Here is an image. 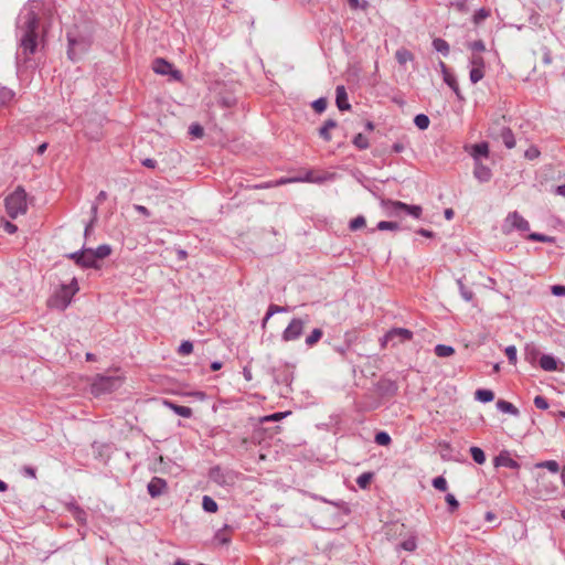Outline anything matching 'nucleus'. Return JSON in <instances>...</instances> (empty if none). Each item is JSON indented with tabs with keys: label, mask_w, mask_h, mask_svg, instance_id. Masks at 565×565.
<instances>
[{
	"label": "nucleus",
	"mask_w": 565,
	"mask_h": 565,
	"mask_svg": "<svg viewBox=\"0 0 565 565\" xmlns=\"http://www.w3.org/2000/svg\"><path fill=\"white\" fill-rule=\"evenodd\" d=\"M401 548H403L404 551H407V552H414L417 547V542H416V539L414 536H411L406 540H404L401 544H399Z\"/></svg>",
	"instance_id": "nucleus-46"
},
{
	"label": "nucleus",
	"mask_w": 565,
	"mask_h": 565,
	"mask_svg": "<svg viewBox=\"0 0 565 565\" xmlns=\"http://www.w3.org/2000/svg\"><path fill=\"white\" fill-rule=\"evenodd\" d=\"M13 97H14L13 90H11L7 87H1L0 88V107L10 103L13 99Z\"/></svg>",
	"instance_id": "nucleus-36"
},
{
	"label": "nucleus",
	"mask_w": 565,
	"mask_h": 565,
	"mask_svg": "<svg viewBox=\"0 0 565 565\" xmlns=\"http://www.w3.org/2000/svg\"><path fill=\"white\" fill-rule=\"evenodd\" d=\"M308 321V316H306L305 318H292L289 324L281 333L282 341L290 342L298 340L301 337Z\"/></svg>",
	"instance_id": "nucleus-6"
},
{
	"label": "nucleus",
	"mask_w": 565,
	"mask_h": 565,
	"mask_svg": "<svg viewBox=\"0 0 565 565\" xmlns=\"http://www.w3.org/2000/svg\"><path fill=\"white\" fill-rule=\"evenodd\" d=\"M552 294L557 297L565 296V286L563 285H554L552 287Z\"/></svg>",
	"instance_id": "nucleus-58"
},
{
	"label": "nucleus",
	"mask_w": 565,
	"mask_h": 565,
	"mask_svg": "<svg viewBox=\"0 0 565 565\" xmlns=\"http://www.w3.org/2000/svg\"><path fill=\"white\" fill-rule=\"evenodd\" d=\"M327 180V177H317V178H313L312 177V173L309 172L307 173V175L305 178H301V179H295L294 181H305V182H313V183H322L323 181Z\"/></svg>",
	"instance_id": "nucleus-55"
},
{
	"label": "nucleus",
	"mask_w": 565,
	"mask_h": 565,
	"mask_svg": "<svg viewBox=\"0 0 565 565\" xmlns=\"http://www.w3.org/2000/svg\"><path fill=\"white\" fill-rule=\"evenodd\" d=\"M413 338V332L405 328H393L385 333L383 337L382 345L391 342L392 345H397L409 341Z\"/></svg>",
	"instance_id": "nucleus-10"
},
{
	"label": "nucleus",
	"mask_w": 565,
	"mask_h": 565,
	"mask_svg": "<svg viewBox=\"0 0 565 565\" xmlns=\"http://www.w3.org/2000/svg\"><path fill=\"white\" fill-rule=\"evenodd\" d=\"M17 230H18V227L13 223L8 222V221L4 223V231L7 233L14 234L17 232Z\"/></svg>",
	"instance_id": "nucleus-63"
},
{
	"label": "nucleus",
	"mask_w": 565,
	"mask_h": 565,
	"mask_svg": "<svg viewBox=\"0 0 565 565\" xmlns=\"http://www.w3.org/2000/svg\"><path fill=\"white\" fill-rule=\"evenodd\" d=\"M429 122H430V120H429L428 116L425 114H418L414 118V124L420 130L427 129L429 126Z\"/></svg>",
	"instance_id": "nucleus-39"
},
{
	"label": "nucleus",
	"mask_w": 565,
	"mask_h": 565,
	"mask_svg": "<svg viewBox=\"0 0 565 565\" xmlns=\"http://www.w3.org/2000/svg\"><path fill=\"white\" fill-rule=\"evenodd\" d=\"M376 230H379V231H397V230H399V224L397 222L381 221L377 223Z\"/></svg>",
	"instance_id": "nucleus-41"
},
{
	"label": "nucleus",
	"mask_w": 565,
	"mask_h": 565,
	"mask_svg": "<svg viewBox=\"0 0 565 565\" xmlns=\"http://www.w3.org/2000/svg\"><path fill=\"white\" fill-rule=\"evenodd\" d=\"M38 1L29 0L17 19V31L20 36V47L25 55H31L38 46L36 29L39 19L36 14Z\"/></svg>",
	"instance_id": "nucleus-1"
},
{
	"label": "nucleus",
	"mask_w": 565,
	"mask_h": 565,
	"mask_svg": "<svg viewBox=\"0 0 565 565\" xmlns=\"http://www.w3.org/2000/svg\"><path fill=\"white\" fill-rule=\"evenodd\" d=\"M81 267L83 268H98L97 260L94 257L93 248H83V256L81 258Z\"/></svg>",
	"instance_id": "nucleus-17"
},
{
	"label": "nucleus",
	"mask_w": 565,
	"mask_h": 565,
	"mask_svg": "<svg viewBox=\"0 0 565 565\" xmlns=\"http://www.w3.org/2000/svg\"><path fill=\"white\" fill-rule=\"evenodd\" d=\"M67 509L77 522H79L81 524L86 523L87 514L81 507H78L76 503H70Z\"/></svg>",
	"instance_id": "nucleus-21"
},
{
	"label": "nucleus",
	"mask_w": 565,
	"mask_h": 565,
	"mask_svg": "<svg viewBox=\"0 0 565 565\" xmlns=\"http://www.w3.org/2000/svg\"><path fill=\"white\" fill-rule=\"evenodd\" d=\"M78 291L77 280L72 279L70 285H62L58 290L47 300L51 308L64 310L71 303L73 296Z\"/></svg>",
	"instance_id": "nucleus-4"
},
{
	"label": "nucleus",
	"mask_w": 565,
	"mask_h": 565,
	"mask_svg": "<svg viewBox=\"0 0 565 565\" xmlns=\"http://www.w3.org/2000/svg\"><path fill=\"white\" fill-rule=\"evenodd\" d=\"M529 239L530 241H534V242H543V243H552V242H554L553 237L544 235V234H540V233H531L529 235Z\"/></svg>",
	"instance_id": "nucleus-47"
},
{
	"label": "nucleus",
	"mask_w": 565,
	"mask_h": 565,
	"mask_svg": "<svg viewBox=\"0 0 565 565\" xmlns=\"http://www.w3.org/2000/svg\"><path fill=\"white\" fill-rule=\"evenodd\" d=\"M540 366L542 370L553 372L557 370V360L551 354H543L540 358Z\"/></svg>",
	"instance_id": "nucleus-18"
},
{
	"label": "nucleus",
	"mask_w": 565,
	"mask_h": 565,
	"mask_svg": "<svg viewBox=\"0 0 565 565\" xmlns=\"http://www.w3.org/2000/svg\"><path fill=\"white\" fill-rule=\"evenodd\" d=\"M395 58L401 65H405L407 62L414 58V55L406 49H399L395 53Z\"/></svg>",
	"instance_id": "nucleus-28"
},
{
	"label": "nucleus",
	"mask_w": 565,
	"mask_h": 565,
	"mask_svg": "<svg viewBox=\"0 0 565 565\" xmlns=\"http://www.w3.org/2000/svg\"><path fill=\"white\" fill-rule=\"evenodd\" d=\"M202 507H203L204 511L210 512V513H214L217 511V503L215 502L214 499H212L209 495L203 497Z\"/></svg>",
	"instance_id": "nucleus-35"
},
{
	"label": "nucleus",
	"mask_w": 565,
	"mask_h": 565,
	"mask_svg": "<svg viewBox=\"0 0 565 565\" xmlns=\"http://www.w3.org/2000/svg\"><path fill=\"white\" fill-rule=\"evenodd\" d=\"M373 477H374L373 472H363L362 475H360L356 478V484L361 489H366L369 487V484L371 483Z\"/></svg>",
	"instance_id": "nucleus-34"
},
{
	"label": "nucleus",
	"mask_w": 565,
	"mask_h": 565,
	"mask_svg": "<svg viewBox=\"0 0 565 565\" xmlns=\"http://www.w3.org/2000/svg\"><path fill=\"white\" fill-rule=\"evenodd\" d=\"M537 353L539 352L534 347H526V359L530 360L531 362L536 358Z\"/></svg>",
	"instance_id": "nucleus-61"
},
{
	"label": "nucleus",
	"mask_w": 565,
	"mask_h": 565,
	"mask_svg": "<svg viewBox=\"0 0 565 565\" xmlns=\"http://www.w3.org/2000/svg\"><path fill=\"white\" fill-rule=\"evenodd\" d=\"M125 382V376L118 372L114 374H97L92 379L90 393L100 397L118 391Z\"/></svg>",
	"instance_id": "nucleus-2"
},
{
	"label": "nucleus",
	"mask_w": 565,
	"mask_h": 565,
	"mask_svg": "<svg viewBox=\"0 0 565 565\" xmlns=\"http://www.w3.org/2000/svg\"><path fill=\"white\" fill-rule=\"evenodd\" d=\"M470 156L472 157L475 163L477 160L481 161V158H488L489 156V146L487 142H479L471 147Z\"/></svg>",
	"instance_id": "nucleus-16"
},
{
	"label": "nucleus",
	"mask_w": 565,
	"mask_h": 565,
	"mask_svg": "<svg viewBox=\"0 0 565 565\" xmlns=\"http://www.w3.org/2000/svg\"><path fill=\"white\" fill-rule=\"evenodd\" d=\"M97 211H98L97 205H93V206H92V214H93V217H92L90 222L85 226V231H84V235H85V236H88V235H89V233H90V231H92V228H93V225H94V223H95V222H96V220H97Z\"/></svg>",
	"instance_id": "nucleus-52"
},
{
	"label": "nucleus",
	"mask_w": 565,
	"mask_h": 565,
	"mask_svg": "<svg viewBox=\"0 0 565 565\" xmlns=\"http://www.w3.org/2000/svg\"><path fill=\"white\" fill-rule=\"evenodd\" d=\"M152 70L154 73L160 75H171L174 79H181L182 75L178 70H173V66L171 63L166 61L164 58L157 57L152 62Z\"/></svg>",
	"instance_id": "nucleus-11"
},
{
	"label": "nucleus",
	"mask_w": 565,
	"mask_h": 565,
	"mask_svg": "<svg viewBox=\"0 0 565 565\" xmlns=\"http://www.w3.org/2000/svg\"><path fill=\"white\" fill-rule=\"evenodd\" d=\"M374 440L380 446H388L392 441L391 436L386 431H379Z\"/></svg>",
	"instance_id": "nucleus-44"
},
{
	"label": "nucleus",
	"mask_w": 565,
	"mask_h": 565,
	"mask_svg": "<svg viewBox=\"0 0 565 565\" xmlns=\"http://www.w3.org/2000/svg\"><path fill=\"white\" fill-rule=\"evenodd\" d=\"M475 398L481 403H490L494 399V393L491 390L480 388L476 391Z\"/></svg>",
	"instance_id": "nucleus-25"
},
{
	"label": "nucleus",
	"mask_w": 565,
	"mask_h": 565,
	"mask_svg": "<svg viewBox=\"0 0 565 565\" xmlns=\"http://www.w3.org/2000/svg\"><path fill=\"white\" fill-rule=\"evenodd\" d=\"M505 355L511 364L516 363V348L514 345H509L504 350Z\"/></svg>",
	"instance_id": "nucleus-54"
},
{
	"label": "nucleus",
	"mask_w": 565,
	"mask_h": 565,
	"mask_svg": "<svg viewBox=\"0 0 565 565\" xmlns=\"http://www.w3.org/2000/svg\"><path fill=\"white\" fill-rule=\"evenodd\" d=\"M444 82L454 90L458 98H462L460 95L458 82L454 75L446 74V76H444Z\"/></svg>",
	"instance_id": "nucleus-31"
},
{
	"label": "nucleus",
	"mask_w": 565,
	"mask_h": 565,
	"mask_svg": "<svg viewBox=\"0 0 565 565\" xmlns=\"http://www.w3.org/2000/svg\"><path fill=\"white\" fill-rule=\"evenodd\" d=\"M500 137L502 142L508 149H512L515 147V138L512 130L508 127H503L500 132Z\"/></svg>",
	"instance_id": "nucleus-20"
},
{
	"label": "nucleus",
	"mask_w": 565,
	"mask_h": 565,
	"mask_svg": "<svg viewBox=\"0 0 565 565\" xmlns=\"http://www.w3.org/2000/svg\"><path fill=\"white\" fill-rule=\"evenodd\" d=\"M288 413H275V414H271L269 416H266L264 418V420H274V422H277V420H280L281 418H284Z\"/></svg>",
	"instance_id": "nucleus-60"
},
{
	"label": "nucleus",
	"mask_w": 565,
	"mask_h": 565,
	"mask_svg": "<svg viewBox=\"0 0 565 565\" xmlns=\"http://www.w3.org/2000/svg\"><path fill=\"white\" fill-rule=\"evenodd\" d=\"M352 142L360 150H365L370 147L369 139L362 134L355 135Z\"/></svg>",
	"instance_id": "nucleus-33"
},
{
	"label": "nucleus",
	"mask_w": 565,
	"mask_h": 565,
	"mask_svg": "<svg viewBox=\"0 0 565 565\" xmlns=\"http://www.w3.org/2000/svg\"><path fill=\"white\" fill-rule=\"evenodd\" d=\"M68 50L67 55L72 61H75L82 53L86 52L90 45V40L87 38L77 39L73 34H67Z\"/></svg>",
	"instance_id": "nucleus-8"
},
{
	"label": "nucleus",
	"mask_w": 565,
	"mask_h": 565,
	"mask_svg": "<svg viewBox=\"0 0 565 565\" xmlns=\"http://www.w3.org/2000/svg\"><path fill=\"white\" fill-rule=\"evenodd\" d=\"M167 481L159 477H153L148 486L147 490L151 498H158L167 490Z\"/></svg>",
	"instance_id": "nucleus-12"
},
{
	"label": "nucleus",
	"mask_w": 565,
	"mask_h": 565,
	"mask_svg": "<svg viewBox=\"0 0 565 565\" xmlns=\"http://www.w3.org/2000/svg\"><path fill=\"white\" fill-rule=\"evenodd\" d=\"M190 134L196 138H201L203 136V128L199 124H193L190 126Z\"/></svg>",
	"instance_id": "nucleus-57"
},
{
	"label": "nucleus",
	"mask_w": 565,
	"mask_h": 565,
	"mask_svg": "<svg viewBox=\"0 0 565 565\" xmlns=\"http://www.w3.org/2000/svg\"><path fill=\"white\" fill-rule=\"evenodd\" d=\"M433 47L438 52L441 53L444 56H447L449 54V44L444 39L437 38L433 40Z\"/></svg>",
	"instance_id": "nucleus-27"
},
{
	"label": "nucleus",
	"mask_w": 565,
	"mask_h": 565,
	"mask_svg": "<svg viewBox=\"0 0 565 565\" xmlns=\"http://www.w3.org/2000/svg\"><path fill=\"white\" fill-rule=\"evenodd\" d=\"M287 310H288L287 307H280V306H277V305H270L268 307V310H267V313H266L265 318L263 319V326H265L267 323V321L270 319V317L274 316L275 313L286 312Z\"/></svg>",
	"instance_id": "nucleus-38"
},
{
	"label": "nucleus",
	"mask_w": 565,
	"mask_h": 565,
	"mask_svg": "<svg viewBox=\"0 0 565 565\" xmlns=\"http://www.w3.org/2000/svg\"><path fill=\"white\" fill-rule=\"evenodd\" d=\"M540 154H541V151L536 146H530L524 152V157L527 160H535L540 157Z\"/></svg>",
	"instance_id": "nucleus-48"
},
{
	"label": "nucleus",
	"mask_w": 565,
	"mask_h": 565,
	"mask_svg": "<svg viewBox=\"0 0 565 565\" xmlns=\"http://www.w3.org/2000/svg\"><path fill=\"white\" fill-rule=\"evenodd\" d=\"M473 177L480 182H489L492 178V171L489 167L484 166L480 160H477L473 168Z\"/></svg>",
	"instance_id": "nucleus-13"
},
{
	"label": "nucleus",
	"mask_w": 565,
	"mask_h": 565,
	"mask_svg": "<svg viewBox=\"0 0 565 565\" xmlns=\"http://www.w3.org/2000/svg\"><path fill=\"white\" fill-rule=\"evenodd\" d=\"M164 405L168 406L171 411H173L177 415L183 418H190L193 414L192 409L188 406L177 405L169 401H166Z\"/></svg>",
	"instance_id": "nucleus-19"
},
{
	"label": "nucleus",
	"mask_w": 565,
	"mask_h": 565,
	"mask_svg": "<svg viewBox=\"0 0 565 565\" xmlns=\"http://www.w3.org/2000/svg\"><path fill=\"white\" fill-rule=\"evenodd\" d=\"M490 15V11L486 8H480L477 10L472 17V21L475 24H480L483 20H486Z\"/></svg>",
	"instance_id": "nucleus-43"
},
{
	"label": "nucleus",
	"mask_w": 565,
	"mask_h": 565,
	"mask_svg": "<svg viewBox=\"0 0 565 565\" xmlns=\"http://www.w3.org/2000/svg\"><path fill=\"white\" fill-rule=\"evenodd\" d=\"M433 487L444 492L448 488L447 480L441 476L436 477L435 479H433Z\"/></svg>",
	"instance_id": "nucleus-50"
},
{
	"label": "nucleus",
	"mask_w": 565,
	"mask_h": 565,
	"mask_svg": "<svg viewBox=\"0 0 565 565\" xmlns=\"http://www.w3.org/2000/svg\"><path fill=\"white\" fill-rule=\"evenodd\" d=\"M83 256V248L81 250L71 253L67 255L68 258L73 259L76 265L81 266V258Z\"/></svg>",
	"instance_id": "nucleus-59"
},
{
	"label": "nucleus",
	"mask_w": 565,
	"mask_h": 565,
	"mask_svg": "<svg viewBox=\"0 0 565 565\" xmlns=\"http://www.w3.org/2000/svg\"><path fill=\"white\" fill-rule=\"evenodd\" d=\"M445 499H446L447 504L449 505V511L450 512H455L459 508V502L455 498L454 494L447 493Z\"/></svg>",
	"instance_id": "nucleus-53"
},
{
	"label": "nucleus",
	"mask_w": 565,
	"mask_h": 565,
	"mask_svg": "<svg viewBox=\"0 0 565 565\" xmlns=\"http://www.w3.org/2000/svg\"><path fill=\"white\" fill-rule=\"evenodd\" d=\"M337 121L333 120V119H328L324 121L323 126L319 129V136L324 140V141H330L331 140V135H330V130L335 128L337 127Z\"/></svg>",
	"instance_id": "nucleus-23"
},
{
	"label": "nucleus",
	"mask_w": 565,
	"mask_h": 565,
	"mask_svg": "<svg viewBox=\"0 0 565 565\" xmlns=\"http://www.w3.org/2000/svg\"><path fill=\"white\" fill-rule=\"evenodd\" d=\"M231 529L228 525H224L222 529H220L215 535L214 540L222 545H226L231 542Z\"/></svg>",
	"instance_id": "nucleus-22"
},
{
	"label": "nucleus",
	"mask_w": 565,
	"mask_h": 565,
	"mask_svg": "<svg viewBox=\"0 0 565 565\" xmlns=\"http://www.w3.org/2000/svg\"><path fill=\"white\" fill-rule=\"evenodd\" d=\"M328 100L324 97H320L312 103V107L317 113H323L327 108Z\"/></svg>",
	"instance_id": "nucleus-51"
},
{
	"label": "nucleus",
	"mask_w": 565,
	"mask_h": 565,
	"mask_svg": "<svg viewBox=\"0 0 565 565\" xmlns=\"http://www.w3.org/2000/svg\"><path fill=\"white\" fill-rule=\"evenodd\" d=\"M28 195L22 186H18L6 200V211L11 218L24 215L28 211Z\"/></svg>",
	"instance_id": "nucleus-3"
},
{
	"label": "nucleus",
	"mask_w": 565,
	"mask_h": 565,
	"mask_svg": "<svg viewBox=\"0 0 565 565\" xmlns=\"http://www.w3.org/2000/svg\"><path fill=\"white\" fill-rule=\"evenodd\" d=\"M457 284H458V287H459V291H460V295L461 297L467 301H471L473 299V292L469 289H467L462 282L461 279H458L457 280Z\"/></svg>",
	"instance_id": "nucleus-45"
},
{
	"label": "nucleus",
	"mask_w": 565,
	"mask_h": 565,
	"mask_svg": "<svg viewBox=\"0 0 565 565\" xmlns=\"http://www.w3.org/2000/svg\"><path fill=\"white\" fill-rule=\"evenodd\" d=\"M143 167H147L149 169H154L157 167V161L151 158H146L141 161Z\"/></svg>",
	"instance_id": "nucleus-62"
},
{
	"label": "nucleus",
	"mask_w": 565,
	"mask_h": 565,
	"mask_svg": "<svg viewBox=\"0 0 565 565\" xmlns=\"http://www.w3.org/2000/svg\"><path fill=\"white\" fill-rule=\"evenodd\" d=\"M503 230L504 233H510L513 230L526 232L530 230V224L522 215L514 211L505 217Z\"/></svg>",
	"instance_id": "nucleus-9"
},
{
	"label": "nucleus",
	"mask_w": 565,
	"mask_h": 565,
	"mask_svg": "<svg viewBox=\"0 0 565 565\" xmlns=\"http://www.w3.org/2000/svg\"><path fill=\"white\" fill-rule=\"evenodd\" d=\"M23 473L26 477L35 478V469L33 467H30V466L23 467Z\"/></svg>",
	"instance_id": "nucleus-64"
},
{
	"label": "nucleus",
	"mask_w": 565,
	"mask_h": 565,
	"mask_svg": "<svg viewBox=\"0 0 565 565\" xmlns=\"http://www.w3.org/2000/svg\"><path fill=\"white\" fill-rule=\"evenodd\" d=\"M335 104L340 110H349L351 105L348 102V94L343 85H339L335 88Z\"/></svg>",
	"instance_id": "nucleus-15"
},
{
	"label": "nucleus",
	"mask_w": 565,
	"mask_h": 565,
	"mask_svg": "<svg viewBox=\"0 0 565 565\" xmlns=\"http://www.w3.org/2000/svg\"><path fill=\"white\" fill-rule=\"evenodd\" d=\"M497 408L502 413H507L513 416L519 415V409L512 403L504 399H499L497 402Z\"/></svg>",
	"instance_id": "nucleus-24"
},
{
	"label": "nucleus",
	"mask_w": 565,
	"mask_h": 565,
	"mask_svg": "<svg viewBox=\"0 0 565 565\" xmlns=\"http://www.w3.org/2000/svg\"><path fill=\"white\" fill-rule=\"evenodd\" d=\"M95 259L98 262L108 257L111 254V247L108 244L99 245L97 248H93Z\"/></svg>",
	"instance_id": "nucleus-26"
},
{
	"label": "nucleus",
	"mask_w": 565,
	"mask_h": 565,
	"mask_svg": "<svg viewBox=\"0 0 565 565\" xmlns=\"http://www.w3.org/2000/svg\"><path fill=\"white\" fill-rule=\"evenodd\" d=\"M534 405L536 408L545 411L548 408V402L545 397L537 395L534 397Z\"/></svg>",
	"instance_id": "nucleus-56"
},
{
	"label": "nucleus",
	"mask_w": 565,
	"mask_h": 565,
	"mask_svg": "<svg viewBox=\"0 0 565 565\" xmlns=\"http://www.w3.org/2000/svg\"><path fill=\"white\" fill-rule=\"evenodd\" d=\"M365 224H366L365 217L363 215H359L350 221L349 228L351 231H358V230L363 228L365 226Z\"/></svg>",
	"instance_id": "nucleus-42"
},
{
	"label": "nucleus",
	"mask_w": 565,
	"mask_h": 565,
	"mask_svg": "<svg viewBox=\"0 0 565 565\" xmlns=\"http://www.w3.org/2000/svg\"><path fill=\"white\" fill-rule=\"evenodd\" d=\"M434 351L439 358H448L455 353V349L451 345L446 344H437Z\"/></svg>",
	"instance_id": "nucleus-29"
},
{
	"label": "nucleus",
	"mask_w": 565,
	"mask_h": 565,
	"mask_svg": "<svg viewBox=\"0 0 565 565\" xmlns=\"http://www.w3.org/2000/svg\"><path fill=\"white\" fill-rule=\"evenodd\" d=\"M193 351V343L191 341H183L178 349V353L181 355H189Z\"/></svg>",
	"instance_id": "nucleus-49"
},
{
	"label": "nucleus",
	"mask_w": 565,
	"mask_h": 565,
	"mask_svg": "<svg viewBox=\"0 0 565 565\" xmlns=\"http://www.w3.org/2000/svg\"><path fill=\"white\" fill-rule=\"evenodd\" d=\"M382 206L386 210L388 216H398L406 213L414 218H420L423 209L420 205H408L401 201L383 200Z\"/></svg>",
	"instance_id": "nucleus-5"
},
{
	"label": "nucleus",
	"mask_w": 565,
	"mask_h": 565,
	"mask_svg": "<svg viewBox=\"0 0 565 565\" xmlns=\"http://www.w3.org/2000/svg\"><path fill=\"white\" fill-rule=\"evenodd\" d=\"M494 466L507 467L514 470L520 468V463L513 458H511L508 451H502L494 458Z\"/></svg>",
	"instance_id": "nucleus-14"
},
{
	"label": "nucleus",
	"mask_w": 565,
	"mask_h": 565,
	"mask_svg": "<svg viewBox=\"0 0 565 565\" xmlns=\"http://www.w3.org/2000/svg\"><path fill=\"white\" fill-rule=\"evenodd\" d=\"M469 79L472 84L479 83L484 77L486 61L480 54H471L469 57Z\"/></svg>",
	"instance_id": "nucleus-7"
},
{
	"label": "nucleus",
	"mask_w": 565,
	"mask_h": 565,
	"mask_svg": "<svg viewBox=\"0 0 565 565\" xmlns=\"http://www.w3.org/2000/svg\"><path fill=\"white\" fill-rule=\"evenodd\" d=\"M535 467L536 468H546L548 471H551L553 473L559 472V465L555 460L541 461V462H537L535 465Z\"/></svg>",
	"instance_id": "nucleus-37"
},
{
	"label": "nucleus",
	"mask_w": 565,
	"mask_h": 565,
	"mask_svg": "<svg viewBox=\"0 0 565 565\" xmlns=\"http://www.w3.org/2000/svg\"><path fill=\"white\" fill-rule=\"evenodd\" d=\"M467 47L471 51V54H480L486 51V44L481 40L472 41L467 43Z\"/></svg>",
	"instance_id": "nucleus-32"
},
{
	"label": "nucleus",
	"mask_w": 565,
	"mask_h": 565,
	"mask_svg": "<svg viewBox=\"0 0 565 565\" xmlns=\"http://www.w3.org/2000/svg\"><path fill=\"white\" fill-rule=\"evenodd\" d=\"M470 454H471L472 459L477 463H479V465L484 463L486 455H484V451L481 448L473 446V447L470 448Z\"/></svg>",
	"instance_id": "nucleus-40"
},
{
	"label": "nucleus",
	"mask_w": 565,
	"mask_h": 565,
	"mask_svg": "<svg viewBox=\"0 0 565 565\" xmlns=\"http://www.w3.org/2000/svg\"><path fill=\"white\" fill-rule=\"evenodd\" d=\"M323 335V332L321 329L316 328L311 331V333L306 338V344L308 347H313Z\"/></svg>",
	"instance_id": "nucleus-30"
}]
</instances>
